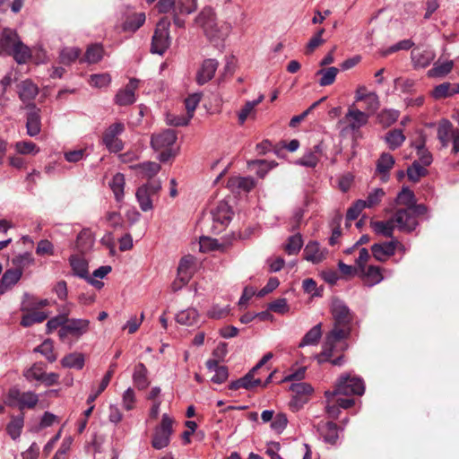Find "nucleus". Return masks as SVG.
Segmentation results:
<instances>
[{
  "mask_svg": "<svg viewBox=\"0 0 459 459\" xmlns=\"http://www.w3.org/2000/svg\"><path fill=\"white\" fill-rule=\"evenodd\" d=\"M331 313L333 319V328L325 334L322 351L316 356L318 364L326 362L333 354L348 348L345 341L351 335L352 314L347 305L339 299H333Z\"/></svg>",
  "mask_w": 459,
  "mask_h": 459,
  "instance_id": "nucleus-1",
  "label": "nucleus"
},
{
  "mask_svg": "<svg viewBox=\"0 0 459 459\" xmlns=\"http://www.w3.org/2000/svg\"><path fill=\"white\" fill-rule=\"evenodd\" d=\"M195 23L200 27L204 35L212 41L224 40L231 32L232 25L229 22L219 23L214 9L204 7L195 18Z\"/></svg>",
  "mask_w": 459,
  "mask_h": 459,
  "instance_id": "nucleus-2",
  "label": "nucleus"
},
{
  "mask_svg": "<svg viewBox=\"0 0 459 459\" xmlns=\"http://www.w3.org/2000/svg\"><path fill=\"white\" fill-rule=\"evenodd\" d=\"M156 0H146L152 4ZM198 0H159L157 8L159 13H169L173 24L177 28H185L186 17L197 10Z\"/></svg>",
  "mask_w": 459,
  "mask_h": 459,
  "instance_id": "nucleus-3",
  "label": "nucleus"
},
{
  "mask_svg": "<svg viewBox=\"0 0 459 459\" xmlns=\"http://www.w3.org/2000/svg\"><path fill=\"white\" fill-rule=\"evenodd\" d=\"M365 392V385L362 378L350 374L342 375L335 385L333 391H325V398H334L337 395H362Z\"/></svg>",
  "mask_w": 459,
  "mask_h": 459,
  "instance_id": "nucleus-4",
  "label": "nucleus"
},
{
  "mask_svg": "<svg viewBox=\"0 0 459 459\" xmlns=\"http://www.w3.org/2000/svg\"><path fill=\"white\" fill-rule=\"evenodd\" d=\"M177 141V134L172 129H166L153 134L151 137V145L155 152H159L158 160L166 162L175 156L172 146Z\"/></svg>",
  "mask_w": 459,
  "mask_h": 459,
  "instance_id": "nucleus-5",
  "label": "nucleus"
},
{
  "mask_svg": "<svg viewBox=\"0 0 459 459\" xmlns=\"http://www.w3.org/2000/svg\"><path fill=\"white\" fill-rule=\"evenodd\" d=\"M169 27L170 21L167 17H163L159 21L152 38L151 53L163 56L168 50L171 44Z\"/></svg>",
  "mask_w": 459,
  "mask_h": 459,
  "instance_id": "nucleus-6",
  "label": "nucleus"
},
{
  "mask_svg": "<svg viewBox=\"0 0 459 459\" xmlns=\"http://www.w3.org/2000/svg\"><path fill=\"white\" fill-rule=\"evenodd\" d=\"M91 321L85 318L66 317L65 325L58 331V337L63 342H67L71 338L79 340L90 331Z\"/></svg>",
  "mask_w": 459,
  "mask_h": 459,
  "instance_id": "nucleus-7",
  "label": "nucleus"
},
{
  "mask_svg": "<svg viewBox=\"0 0 459 459\" xmlns=\"http://www.w3.org/2000/svg\"><path fill=\"white\" fill-rule=\"evenodd\" d=\"M160 189L161 183L159 180L150 181L137 188L135 198L143 212H149L153 209V197L158 195Z\"/></svg>",
  "mask_w": 459,
  "mask_h": 459,
  "instance_id": "nucleus-8",
  "label": "nucleus"
},
{
  "mask_svg": "<svg viewBox=\"0 0 459 459\" xmlns=\"http://www.w3.org/2000/svg\"><path fill=\"white\" fill-rule=\"evenodd\" d=\"M173 420L167 414L162 415L161 422L154 429L152 439V446L157 450L167 447L170 442V436L173 432L172 429Z\"/></svg>",
  "mask_w": 459,
  "mask_h": 459,
  "instance_id": "nucleus-9",
  "label": "nucleus"
},
{
  "mask_svg": "<svg viewBox=\"0 0 459 459\" xmlns=\"http://www.w3.org/2000/svg\"><path fill=\"white\" fill-rule=\"evenodd\" d=\"M69 264L74 276L84 279L88 283L96 289H101L104 283L100 280H95L89 274L88 261L82 254L72 255L69 257Z\"/></svg>",
  "mask_w": 459,
  "mask_h": 459,
  "instance_id": "nucleus-10",
  "label": "nucleus"
},
{
  "mask_svg": "<svg viewBox=\"0 0 459 459\" xmlns=\"http://www.w3.org/2000/svg\"><path fill=\"white\" fill-rule=\"evenodd\" d=\"M125 131V125L122 122H117L108 126L103 134V143L111 152H118L123 150L124 144L117 137Z\"/></svg>",
  "mask_w": 459,
  "mask_h": 459,
  "instance_id": "nucleus-11",
  "label": "nucleus"
},
{
  "mask_svg": "<svg viewBox=\"0 0 459 459\" xmlns=\"http://www.w3.org/2000/svg\"><path fill=\"white\" fill-rule=\"evenodd\" d=\"M393 216L396 228L402 232L411 233L419 226V220L410 209H397Z\"/></svg>",
  "mask_w": 459,
  "mask_h": 459,
  "instance_id": "nucleus-12",
  "label": "nucleus"
},
{
  "mask_svg": "<svg viewBox=\"0 0 459 459\" xmlns=\"http://www.w3.org/2000/svg\"><path fill=\"white\" fill-rule=\"evenodd\" d=\"M369 119V114L361 111L351 105L349 107L347 113L343 117V121L347 123V127L352 132L359 131L366 126Z\"/></svg>",
  "mask_w": 459,
  "mask_h": 459,
  "instance_id": "nucleus-13",
  "label": "nucleus"
},
{
  "mask_svg": "<svg viewBox=\"0 0 459 459\" xmlns=\"http://www.w3.org/2000/svg\"><path fill=\"white\" fill-rule=\"evenodd\" d=\"M325 148L322 143L314 145L312 148L307 149L302 157L295 161L296 165L314 169L317 166L320 158L324 154Z\"/></svg>",
  "mask_w": 459,
  "mask_h": 459,
  "instance_id": "nucleus-14",
  "label": "nucleus"
},
{
  "mask_svg": "<svg viewBox=\"0 0 459 459\" xmlns=\"http://www.w3.org/2000/svg\"><path fill=\"white\" fill-rule=\"evenodd\" d=\"M139 81L131 79L124 89L119 90L115 96V103L119 106H127L135 102V90Z\"/></svg>",
  "mask_w": 459,
  "mask_h": 459,
  "instance_id": "nucleus-15",
  "label": "nucleus"
},
{
  "mask_svg": "<svg viewBox=\"0 0 459 459\" xmlns=\"http://www.w3.org/2000/svg\"><path fill=\"white\" fill-rule=\"evenodd\" d=\"M436 53L430 48H414L411 53V59L415 69L429 66L435 59Z\"/></svg>",
  "mask_w": 459,
  "mask_h": 459,
  "instance_id": "nucleus-16",
  "label": "nucleus"
},
{
  "mask_svg": "<svg viewBox=\"0 0 459 459\" xmlns=\"http://www.w3.org/2000/svg\"><path fill=\"white\" fill-rule=\"evenodd\" d=\"M219 62L214 58L204 60L196 73V82L199 85H204L211 81L215 74Z\"/></svg>",
  "mask_w": 459,
  "mask_h": 459,
  "instance_id": "nucleus-17",
  "label": "nucleus"
},
{
  "mask_svg": "<svg viewBox=\"0 0 459 459\" xmlns=\"http://www.w3.org/2000/svg\"><path fill=\"white\" fill-rule=\"evenodd\" d=\"M400 243L396 239L388 242L377 243L371 247L373 256L380 262L385 261L395 253V249Z\"/></svg>",
  "mask_w": 459,
  "mask_h": 459,
  "instance_id": "nucleus-18",
  "label": "nucleus"
},
{
  "mask_svg": "<svg viewBox=\"0 0 459 459\" xmlns=\"http://www.w3.org/2000/svg\"><path fill=\"white\" fill-rule=\"evenodd\" d=\"M30 111L27 114L26 129L27 134L31 136H37L41 130V120L39 109L34 104L28 105Z\"/></svg>",
  "mask_w": 459,
  "mask_h": 459,
  "instance_id": "nucleus-19",
  "label": "nucleus"
},
{
  "mask_svg": "<svg viewBox=\"0 0 459 459\" xmlns=\"http://www.w3.org/2000/svg\"><path fill=\"white\" fill-rule=\"evenodd\" d=\"M327 255V249L322 248L318 242L310 241L304 249V259L312 264H319L324 261Z\"/></svg>",
  "mask_w": 459,
  "mask_h": 459,
  "instance_id": "nucleus-20",
  "label": "nucleus"
},
{
  "mask_svg": "<svg viewBox=\"0 0 459 459\" xmlns=\"http://www.w3.org/2000/svg\"><path fill=\"white\" fill-rule=\"evenodd\" d=\"M211 213L213 222L220 224L221 227L228 225L233 215L230 205L224 201L218 203Z\"/></svg>",
  "mask_w": 459,
  "mask_h": 459,
  "instance_id": "nucleus-21",
  "label": "nucleus"
},
{
  "mask_svg": "<svg viewBox=\"0 0 459 459\" xmlns=\"http://www.w3.org/2000/svg\"><path fill=\"white\" fill-rule=\"evenodd\" d=\"M19 40L16 30L10 28L0 30V55L8 54Z\"/></svg>",
  "mask_w": 459,
  "mask_h": 459,
  "instance_id": "nucleus-22",
  "label": "nucleus"
},
{
  "mask_svg": "<svg viewBox=\"0 0 459 459\" xmlns=\"http://www.w3.org/2000/svg\"><path fill=\"white\" fill-rule=\"evenodd\" d=\"M94 245V237L89 229H83L78 235L74 249L83 255L89 252Z\"/></svg>",
  "mask_w": 459,
  "mask_h": 459,
  "instance_id": "nucleus-23",
  "label": "nucleus"
},
{
  "mask_svg": "<svg viewBox=\"0 0 459 459\" xmlns=\"http://www.w3.org/2000/svg\"><path fill=\"white\" fill-rule=\"evenodd\" d=\"M459 129L454 128L452 123L447 119H443L437 127V138L443 147H447L449 143L453 141L455 136V132Z\"/></svg>",
  "mask_w": 459,
  "mask_h": 459,
  "instance_id": "nucleus-24",
  "label": "nucleus"
},
{
  "mask_svg": "<svg viewBox=\"0 0 459 459\" xmlns=\"http://www.w3.org/2000/svg\"><path fill=\"white\" fill-rule=\"evenodd\" d=\"M21 269L6 270L0 280V294L5 293L11 287L15 285L22 278Z\"/></svg>",
  "mask_w": 459,
  "mask_h": 459,
  "instance_id": "nucleus-25",
  "label": "nucleus"
},
{
  "mask_svg": "<svg viewBox=\"0 0 459 459\" xmlns=\"http://www.w3.org/2000/svg\"><path fill=\"white\" fill-rule=\"evenodd\" d=\"M255 368H252L248 373H247L243 377L233 381L230 385V388L231 390H238L239 388H244L247 390L252 389L255 386L262 385V381L260 378L255 379Z\"/></svg>",
  "mask_w": 459,
  "mask_h": 459,
  "instance_id": "nucleus-26",
  "label": "nucleus"
},
{
  "mask_svg": "<svg viewBox=\"0 0 459 459\" xmlns=\"http://www.w3.org/2000/svg\"><path fill=\"white\" fill-rule=\"evenodd\" d=\"M132 169L143 178L151 179L160 172L161 167L154 161H144L132 166Z\"/></svg>",
  "mask_w": 459,
  "mask_h": 459,
  "instance_id": "nucleus-27",
  "label": "nucleus"
},
{
  "mask_svg": "<svg viewBox=\"0 0 459 459\" xmlns=\"http://www.w3.org/2000/svg\"><path fill=\"white\" fill-rule=\"evenodd\" d=\"M370 226L375 233L384 236L385 238H393L394 229L396 228L395 221L392 216L387 221H371Z\"/></svg>",
  "mask_w": 459,
  "mask_h": 459,
  "instance_id": "nucleus-28",
  "label": "nucleus"
},
{
  "mask_svg": "<svg viewBox=\"0 0 459 459\" xmlns=\"http://www.w3.org/2000/svg\"><path fill=\"white\" fill-rule=\"evenodd\" d=\"M195 264V257L186 255L181 258L178 267V279L186 284L192 276V267Z\"/></svg>",
  "mask_w": 459,
  "mask_h": 459,
  "instance_id": "nucleus-29",
  "label": "nucleus"
},
{
  "mask_svg": "<svg viewBox=\"0 0 459 459\" xmlns=\"http://www.w3.org/2000/svg\"><path fill=\"white\" fill-rule=\"evenodd\" d=\"M318 431L320 435L324 438V441L334 445L336 444L339 435H338V427L335 423L332 421H328L325 423H322L318 425Z\"/></svg>",
  "mask_w": 459,
  "mask_h": 459,
  "instance_id": "nucleus-30",
  "label": "nucleus"
},
{
  "mask_svg": "<svg viewBox=\"0 0 459 459\" xmlns=\"http://www.w3.org/2000/svg\"><path fill=\"white\" fill-rule=\"evenodd\" d=\"M394 157L387 152L381 154L377 161V172L381 175V180L386 181L389 178V171L394 165Z\"/></svg>",
  "mask_w": 459,
  "mask_h": 459,
  "instance_id": "nucleus-31",
  "label": "nucleus"
},
{
  "mask_svg": "<svg viewBox=\"0 0 459 459\" xmlns=\"http://www.w3.org/2000/svg\"><path fill=\"white\" fill-rule=\"evenodd\" d=\"M109 187L111 188L115 200L117 203H121L124 199L125 195V185H126V178L124 174L122 173H116L111 180L108 183Z\"/></svg>",
  "mask_w": 459,
  "mask_h": 459,
  "instance_id": "nucleus-32",
  "label": "nucleus"
},
{
  "mask_svg": "<svg viewBox=\"0 0 459 459\" xmlns=\"http://www.w3.org/2000/svg\"><path fill=\"white\" fill-rule=\"evenodd\" d=\"M38 93L39 88L31 81L26 80L19 84L18 94L22 102L31 101Z\"/></svg>",
  "mask_w": 459,
  "mask_h": 459,
  "instance_id": "nucleus-33",
  "label": "nucleus"
},
{
  "mask_svg": "<svg viewBox=\"0 0 459 459\" xmlns=\"http://www.w3.org/2000/svg\"><path fill=\"white\" fill-rule=\"evenodd\" d=\"M176 321L183 325H195L199 321V313L194 307L181 310L176 315Z\"/></svg>",
  "mask_w": 459,
  "mask_h": 459,
  "instance_id": "nucleus-34",
  "label": "nucleus"
},
{
  "mask_svg": "<svg viewBox=\"0 0 459 459\" xmlns=\"http://www.w3.org/2000/svg\"><path fill=\"white\" fill-rule=\"evenodd\" d=\"M8 55L13 56L14 60L20 65L27 63L31 57L30 48L24 45L21 39L15 44Z\"/></svg>",
  "mask_w": 459,
  "mask_h": 459,
  "instance_id": "nucleus-35",
  "label": "nucleus"
},
{
  "mask_svg": "<svg viewBox=\"0 0 459 459\" xmlns=\"http://www.w3.org/2000/svg\"><path fill=\"white\" fill-rule=\"evenodd\" d=\"M322 337V324L319 323L313 326L302 338L299 347L316 345Z\"/></svg>",
  "mask_w": 459,
  "mask_h": 459,
  "instance_id": "nucleus-36",
  "label": "nucleus"
},
{
  "mask_svg": "<svg viewBox=\"0 0 459 459\" xmlns=\"http://www.w3.org/2000/svg\"><path fill=\"white\" fill-rule=\"evenodd\" d=\"M147 374V368L143 363H138L134 367L133 381L138 389L143 390L149 385L150 382L148 380Z\"/></svg>",
  "mask_w": 459,
  "mask_h": 459,
  "instance_id": "nucleus-37",
  "label": "nucleus"
},
{
  "mask_svg": "<svg viewBox=\"0 0 459 459\" xmlns=\"http://www.w3.org/2000/svg\"><path fill=\"white\" fill-rule=\"evenodd\" d=\"M146 16L144 13H136L129 15L123 23L125 31L134 32L140 29L145 22Z\"/></svg>",
  "mask_w": 459,
  "mask_h": 459,
  "instance_id": "nucleus-38",
  "label": "nucleus"
},
{
  "mask_svg": "<svg viewBox=\"0 0 459 459\" xmlns=\"http://www.w3.org/2000/svg\"><path fill=\"white\" fill-rule=\"evenodd\" d=\"M24 313L25 314L21 319V325L24 327H29L34 324L41 323L48 316L47 313L39 310H32L30 312Z\"/></svg>",
  "mask_w": 459,
  "mask_h": 459,
  "instance_id": "nucleus-39",
  "label": "nucleus"
},
{
  "mask_svg": "<svg viewBox=\"0 0 459 459\" xmlns=\"http://www.w3.org/2000/svg\"><path fill=\"white\" fill-rule=\"evenodd\" d=\"M454 67V62L452 60L446 61L443 63L436 62L433 67L427 73L429 77H444L448 74Z\"/></svg>",
  "mask_w": 459,
  "mask_h": 459,
  "instance_id": "nucleus-40",
  "label": "nucleus"
},
{
  "mask_svg": "<svg viewBox=\"0 0 459 459\" xmlns=\"http://www.w3.org/2000/svg\"><path fill=\"white\" fill-rule=\"evenodd\" d=\"M338 73V68L334 66L318 70L316 72V75L320 76L318 80L319 85L325 87L333 84L336 79Z\"/></svg>",
  "mask_w": 459,
  "mask_h": 459,
  "instance_id": "nucleus-41",
  "label": "nucleus"
},
{
  "mask_svg": "<svg viewBox=\"0 0 459 459\" xmlns=\"http://www.w3.org/2000/svg\"><path fill=\"white\" fill-rule=\"evenodd\" d=\"M24 425L23 415L13 417L6 427V431L12 439L16 440L20 437Z\"/></svg>",
  "mask_w": 459,
  "mask_h": 459,
  "instance_id": "nucleus-42",
  "label": "nucleus"
},
{
  "mask_svg": "<svg viewBox=\"0 0 459 459\" xmlns=\"http://www.w3.org/2000/svg\"><path fill=\"white\" fill-rule=\"evenodd\" d=\"M64 368L82 369L84 366V358L81 353H70L61 359Z\"/></svg>",
  "mask_w": 459,
  "mask_h": 459,
  "instance_id": "nucleus-43",
  "label": "nucleus"
},
{
  "mask_svg": "<svg viewBox=\"0 0 459 459\" xmlns=\"http://www.w3.org/2000/svg\"><path fill=\"white\" fill-rule=\"evenodd\" d=\"M385 140L391 150H395L404 143L405 136L401 129H394L385 134Z\"/></svg>",
  "mask_w": 459,
  "mask_h": 459,
  "instance_id": "nucleus-44",
  "label": "nucleus"
},
{
  "mask_svg": "<svg viewBox=\"0 0 459 459\" xmlns=\"http://www.w3.org/2000/svg\"><path fill=\"white\" fill-rule=\"evenodd\" d=\"M399 115L396 109L385 108L377 115V120L384 127H388L397 121Z\"/></svg>",
  "mask_w": 459,
  "mask_h": 459,
  "instance_id": "nucleus-45",
  "label": "nucleus"
},
{
  "mask_svg": "<svg viewBox=\"0 0 459 459\" xmlns=\"http://www.w3.org/2000/svg\"><path fill=\"white\" fill-rule=\"evenodd\" d=\"M415 201L413 192L408 187H403L395 198L396 204L404 206L403 209H410L411 205L414 204Z\"/></svg>",
  "mask_w": 459,
  "mask_h": 459,
  "instance_id": "nucleus-46",
  "label": "nucleus"
},
{
  "mask_svg": "<svg viewBox=\"0 0 459 459\" xmlns=\"http://www.w3.org/2000/svg\"><path fill=\"white\" fill-rule=\"evenodd\" d=\"M103 57V48L101 45L95 44L90 46L85 53L84 60L89 64H96Z\"/></svg>",
  "mask_w": 459,
  "mask_h": 459,
  "instance_id": "nucleus-47",
  "label": "nucleus"
},
{
  "mask_svg": "<svg viewBox=\"0 0 459 459\" xmlns=\"http://www.w3.org/2000/svg\"><path fill=\"white\" fill-rule=\"evenodd\" d=\"M34 351L39 352L49 362H54L56 359V356L54 353L53 342L50 339L45 340L40 345L34 349Z\"/></svg>",
  "mask_w": 459,
  "mask_h": 459,
  "instance_id": "nucleus-48",
  "label": "nucleus"
},
{
  "mask_svg": "<svg viewBox=\"0 0 459 459\" xmlns=\"http://www.w3.org/2000/svg\"><path fill=\"white\" fill-rule=\"evenodd\" d=\"M230 185L232 187H237L243 191H250L255 185V179L251 177H238L230 180Z\"/></svg>",
  "mask_w": 459,
  "mask_h": 459,
  "instance_id": "nucleus-49",
  "label": "nucleus"
},
{
  "mask_svg": "<svg viewBox=\"0 0 459 459\" xmlns=\"http://www.w3.org/2000/svg\"><path fill=\"white\" fill-rule=\"evenodd\" d=\"M264 99V94H260L258 98L252 101H247L238 113V121L244 124L247 117L254 111L255 107L261 103Z\"/></svg>",
  "mask_w": 459,
  "mask_h": 459,
  "instance_id": "nucleus-50",
  "label": "nucleus"
},
{
  "mask_svg": "<svg viewBox=\"0 0 459 459\" xmlns=\"http://www.w3.org/2000/svg\"><path fill=\"white\" fill-rule=\"evenodd\" d=\"M385 195V192L382 188H374L370 191L365 200H362V204L365 208H372L377 205Z\"/></svg>",
  "mask_w": 459,
  "mask_h": 459,
  "instance_id": "nucleus-51",
  "label": "nucleus"
},
{
  "mask_svg": "<svg viewBox=\"0 0 459 459\" xmlns=\"http://www.w3.org/2000/svg\"><path fill=\"white\" fill-rule=\"evenodd\" d=\"M432 96L436 100L446 99L454 96L453 83L443 82L433 89Z\"/></svg>",
  "mask_w": 459,
  "mask_h": 459,
  "instance_id": "nucleus-52",
  "label": "nucleus"
},
{
  "mask_svg": "<svg viewBox=\"0 0 459 459\" xmlns=\"http://www.w3.org/2000/svg\"><path fill=\"white\" fill-rule=\"evenodd\" d=\"M365 277L369 281L368 285L374 286L383 281V275L378 266L370 265L365 271H361Z\"/></svg>",
  "mask_w": 459,
  "mask_h": 459,
  "instance_id": "nucleus-53",
  "label": "nucleus"
},
{
  "mask_svg": "<svg viewBox=\"0 0 459 459\" xmlns=\"http://www.w3.org/2000/svg\"><path fill=\"white\" fill-rule=\"evenodd\" d=\"M80 56V49L77 48H65L59 55L60 63L63 65H70L74 62Z\"/></svg>",
  "mask_w": 459,
  "mask_h": 459,
  "instance_id": "nucleus-54",
  "label": "nucleus"
},
{
  "mask_svg": "<svg viewBox=\"0 0 459 459\" xmlns=\"http://www.w3.org/2000/svg\"><path fill=\"white\" fill-rule=\"evenodd\" d=\"M303 245V239L300 234H295L288 238L285 250L289 255H296L299 252Z\"/></svg>",
  "mask_w": 459,
  "mask_h": 459,
  "instance_id": "nucleus-55",
  "label": "nucleus"
},
{
  "mask_svg": "<svg viewBox=\"0 0 459 459\" xmlns=\"http://www.w3.org/2000/svg\"><path fill=\"white\" fill-rule=\"evenodd\" d=\"M89 82L92 87L99 89L105 88L110 84L111 76L107 73L91 74Z\"/></svg>",
  "mask_w": 459,
  "mask_h": 459,
  "instance_id": "nucleus-56",
  "label": "nucleus"
},
{
  "mask_svg": "<svg viewBox=\"0 0 459 459\" xmlns=\"http://www.w3.org/2000/svg\"><path fill=\"white\" fill-rule=\"evenodd\" d=\"M39 402L38 395L33 392H24L22 393L20 403H19V409L23 410L25 408H33L36 406V404Z\"/></svg>",
  "mask_w": 459,
  "mask_h": 459,
  "instance_id": "nucleus-57",
  "label": "nucleus"
},
{
  "mask_svg": "<svg viewBox=\"0 0 459 459\" xmlns=\"http://www.w3.org/2000/svg\"><path fill=\"white\" fill-rule=\"evenodd\" d=\"M221 245L215 238L203 236L199 240V249L203 253L218 250Z\"/></svg>",
  "mask_w": 459,
  "mask_h": 459,
  "instance_id": "nucleus-58",
  "label": "nucleus"
},
{
  "mask_svg": "<svg viewBox=\"0 0 459 459\" xmlns=\"http://www.w3.org/2000/svg\"><path fill=\"white\" fill-rule=\"evenodd\" d=\"M288 424V419L284 413L275 414L273 420L271 422V429L277 434H281L286 429Z\"/></svg>",
  "mask_w": 459,
  "mask_h": 459,
  "instance_id": "nucleus-59",
  "label": "nucleus"
},
{
  "mask_svg": "<svg viewBox=\"0 0 459 459\" xmlns=\"http://www.w3.org/2000/svg\"><path fill=\"white\" fill-rule=\"evenodd\" d=\"M17 152L20 154H36L39 152L38 146L32 142L22 141L17 142L14 145Z\"/></svg>",
  "mask_w": 459,
  "mask_h": 459,
  "instance_id": "nucleus-60",
  "label": "nucleus"
},
{
  "mask_svg": "<svg viewBox=\"0 0 459 459\" xmlns=\"http://www.w3.org/2000/svg\"><path fill=\"white\" fill-rule=\"evenodd\" d=\"M426 173L427 170L418 161H414L412 165L407 169L408 178L413 182L419 181Z\"/></svg>",
  "mask_w": 459,
  "mask_h": 459,
  "instance_id": "nucleus-61",
  "label": "nucleus"
},
{
  "mask_svg": "<svg viewBox=\"0 0 459 459\" xmlns=\"http://www.w3.org/2000/svg\"><path fill=\"white\" fill-rule=\"evenodd\" d=\"M44 372L45 368L41 364H34L31 368L25 371L24 377L30 381H41Z\"/></svg>",
  "mask_w": 459,
  "mask_h": 459,
  "instance_id": "nucleus-62",
  "label": "nucleus"
},
{
  "mask_svg": "<svg viewBox=\"0 0 459 459\" xmlns=\"http://www.w3.org/2000/svg\"><path fill=\"white\" fill-rule=\"evenodd\" d=\"M66 317V315H58L50 318L46 325L47 333H50L57 328H63V326L65 325Z\"/></svg>",
  "mask_w": 459,
  "mask_h": 459,
  "instance_id": "nucleus-63",
  "label": "nucleus"
},
{
  "mask_svg": "<svg viewBox=\"0 0 459 459\" xmlns=\"http://www.w3.org/2000/svg\"><path fill=\"white\" fill-rule=\"evenodd\" d=\"M191 117L188 115H174V114H167L166 122L169 126H186Z\"/></svg>",
  "mask_w": 459,
  "mask_h": 459,
  "instance_id": "nucleus-64",
  "label": "nucleus"
}]
</instances>
